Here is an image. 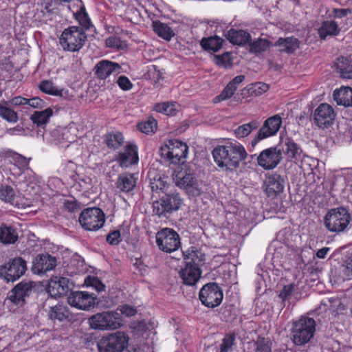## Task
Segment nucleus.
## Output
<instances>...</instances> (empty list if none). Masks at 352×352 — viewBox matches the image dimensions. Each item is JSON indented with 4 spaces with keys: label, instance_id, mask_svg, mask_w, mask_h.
<instances>
[{
    "label": "nucleus",
    "instance_id": "nucleus-22",
    "mask_svg": "<svg viewBox=\"0 0 352 352\" xmlns=\"http://www.w3.org/2000/svg\"><path fill=\"white\" fill-rule=\"evenodd\" d=\"M121 67L119 64L107 60L99 61L94 67L95 75L97 78L104 80L111 74L120 73Z\"/></svg>",
    "mask_w": 352,
    "mask_h": 352
},
{
    "label": "nucleus",
    "instance_id": "nucleus-53",
    "mask_svg": "<svg viewBox=\"0 0 352 352\" xmlns=\"http://www.w3.org/2000/svg\"><path fill=\"white\" fill-rule=\"evenodd\" d=\"M117 83L119 87L124 91L130 90L133 87L132 82L125 76H119L117 80Z\"/></svg>",
    "mask_w": 352,
    "mask_h": 352
},
{
    "label": "nucleus",
    "instance_id": "nucleus-3",
    "mask_svg": "<svg viewBox=\"0 0 352 352\" xmlns=\"http://www.w3.org/2000/svg\"><path fill=\"white\" fill-rule=\"evenodd\" d=\"M173 181L177 186L184 189L189 195L197 197L202 192L195 171L190 168H181L175 170Z\"/></svg>",
    "mask_w": 352,
    "mask_h": 352
},
{
    "label": "nucleus",
    "instance_id": "nucleus-59",
    "mask_svg": "<svg viewBox=\"0 0 352 352\" xmlns=\"http://www.w3.org/2000/svg\"><path fill=\"white\" fill-rule=\"evenodd\" d=\"M118 310L120 311L119 314L120 315L121 314H124V315H125L126 316H128V317L129 316H134L136 314V309L135 308H133L131 306L126 305L120 306L118 309Z\"/></svg>",
    "mask_w": 352,
    "mask_h": 352
},
{
    "label": "nucleus",
    "instance_id": "nucleus-20",
    "mask_svg": "<svg viewBox=\"0 0 352 352\" xmlns=\"http://www.w3.org/2000/svg\"><path fill=\"white\" fill-rule=\"evenodd\" d=\"M277 146L281 156L284 154L289 160H297L302 152L299 145L288 137L280 138Z\"/></svg>",
    "mask_w": 352,
    "mask_h": 352
},
{
    "label": "nucleus",
    "instance_id": "nucleus-10",
    "mask_svg": "<svg viewBox=\"0 0 352 352\" xmlns=\"http://www.w3.org/2000/svg\"><path fill=\"white\" fill-rule=\"evenodd\" d=\"M105 221V215L99 208H87L82 210L79 217L81 226L87 230L95 231L102 228Z\"/></svg>",
    "mask_w": 352,
    "mask_h": 352
},
{
    "label": "nucleus",
    "instance_id": "nucleus-7",
    "mask_svg": "<svg viewBox=\"0 0 352 352\" xmlns=\"http://www.w3.org/2000/svg\"><path fill=\"white\" fill-rule=\"evenodd\" d=\"M351 221L349 211L343 207L331 209L324 217L326 228L333 232H343Z\"/></svg>",
    "mask_w": 352,
    "mask_h": 352
},
{
    "label": "nucleus",
    "instance_id": "nucleus-14",
    "mask_svg": "<svg viewBox=\"0 0 352 352\" xmlns=\"http://www.w3.org/2000/svg\"><path fill=\"white\" fill-rule=\"evenodd\" d=\"M67 302L72 307L81 310H89L98 303L95 294L82 291L72 292Z\"/></svg>",
    "mask_w": 352,
    "mask_h": 352
},
{
    "label": "nucleus",
    "instance_id": "nucleus-42",
    "mask_svg": "<svg viewBox=\"0 0 352 352\" xmlns=\"http://www.w3.org/2000/svg\"><path fill=\"white\" fill-rule=\"evenodd\" d=\"M250 52L254 54L265 51L269 47V43L266 39L258 38L253 42H249Z\"/></svg>",
    "mask_w": 352,
    "mask_h": 352
},
{
    "label": "nucleus",
    "instance_id": "nucleus-16",
    "mask_svg": "<svg viewBox=\"0 0 352 352\" xmlns=\"http://www.w3.org/2000/svg\"><path fill=\"white\" fill-rule=\"evenodd\" d=\"M336 113L333 107L327 104H320L314 111V123L321 129L328 128L333 124Z\"/></svg>",
    "mask_w": 352,
    "mask_h": 352
},
{
    "label": "nucleus",
    "instance_id": "nucleus-8",
    "mask_svg": "<svg viewBox=\"0 0 352 352\" xmlns=\"http://www.w3.org/2000/svg\"><path fill=\"white\" fill-rule=\"evenodd\" d=\"M182 204V199L179 193H166L153 203V213L159 217H167L168 214L178 210Z\"/></svg>",
    "mask_w": 352,
    "mask_h": 352
},
{
    "label": "nucleus",
    "instance_id": "nucleus-37",
    "mask_svg": "<svg viewBox=\"0 0 352 352\" xmlns=\"http://www.w3.org/2000/svg\"><path fill=\"white\" fill-rule=\"evenodd\" d=\"M276 45L280 47V52L292 53L298 47V40L294 37L280 38Z\"/></svg>",
    "mask_w": 352,
    "mask_h": 352
},
{
    "label": "nucleus",
    "instance_id": "nucleus-46",
    "mask_svg": "<svg viewBox=\"0 0 352 352\" xmlns=\"http://www.w3.org/2000/svg\"><path fill=\"white\" fill-rule=\"evenodd\" d=\"M254 345L256 352H272V342L268 338L258 337Z\"/></svg>",
    "mask_w": 352,
    "mask_h": 352
},
{
    "label": "nucleus",
    "instance_id": "nucleus-29",
    "mask_svg": "<svg viewBox=\"0 0 352 352\" xmlns=\"http://www.w3.org/2000/svg\"><path fill=\"white\" fill-rule=\"evenodd\" d=\"M340 31L338 24L334 21H324L318 30L320 38L323 40L327 36H337Z\"/></svg>",
    "mask_w": 352,
    "mask_h": 352
},
{
    "label": "nucleus",
    "instance_id": "nucleus-6",
    "mask_svg": "<svg viewBox=\"0 0 352 352\" xmlns=\"http://www.w3.org/2000/svg\"><path fill=\"white\" fill-rule=\"evenodd\" d=\"M129 337L117 331L102 337L98 342L99 352H130L128 349Z\"/></svg>",
    "mask_w": 352,
    "mask_h": 352
},
{
    "label": "nucleus",
    "instance_id": "nucleus-36",
    "mask_svg": "<svg viewBox=\"0 0 352 352\" xmlns=\"http://www.w3.org/2000/svg\"><path fill=\"white\" fill-rule=\"evenodd\" d=\"M153 28L154 32L164 40L170 41L175 36L173 30L167 24L160 21H153Z\"/></svg>",
    "mask_w": 352,
    "mask_h": 352
},
{
    "label": "nucleus",
    "instance_id": "nucleus-61",
    "mask_svg": "<svg viewBox=\"0 0 352 352\" xmlns=\"http://www.w3.org/2000/svg\"><path fill=\"white\" fill-rule=\"evenodd\" d=\"M78 20L80 24L85 28L89 29L90 26V20L88 18L87 14L83 12L82 14H80L78 16Z\"/></svg>",
    "mask_w": 352,
    "mask_h": 352
},
{
    "label": "nucleus",
    "instance_id": "nucleus-27",
    "mask_svg": "<svg viewBox=\"0 0 352 352\" xmlns=\"http://www.w3.org/2000/svg\"><path fill=\"white\" fill-rule=\"evenodd\" d=\"M137 177L128 173L120 174L116 182V188L124 192L132 191L136 186Z\"/></svg>",
    "mask_w": 352,
    "mask_h": 352
},
{
    "label": "nucleus",
    "instance_id": "nucleus-34",
    "mask_svg": "<svg viewBox=\"0 0 352 352\" xmlns=\"http://www.w3.org/2000/svg\"><path fill=\"white\" fill-rule=\"evenodd\" d=\"M10 105L8 101L0 102V117L8 122L16 123L19 120L18 114L10 108Z\"/></svg>",
    "mask_w": 352,
    "mask_h": 352
},
{
    "label": "nucleus",
    "instance_id": "nucleus-5",
    "mask_svg": "<svg viewBox=\"0 0 352 352\" xmlns=\"http://www.w3.org/2000/svg\"><path fill=\"white\" fill-rule=\"evenodd\" d=\"M86 39L87 36L82 28L70 26L63 32L59 42L64 50L78 52L82 47Z\"/></svg>",
    "mask_w": 352,
    "mask_h": 352
},
{
    "label": "nucleus",
    "instance_id": "nucleus-64",
    "mask_svg": "<svg viewBox=\"0 0 352 352\" xmlns=\"http://www.w3.org/2000/svg\"><path fill=\"white\" fill-rule=\"evenodd\" d=\"M349 12H350V10L348 9H335L334 13L336 17L338 18H342L343 16H345Z\"/></svg>",
    "mask_w": 352,
    "mask_h": 352
},
{
    "label": "nucleus",
    "instance_id": "nucleus-54",
    "mask_svg": "<svg viewBox=\"0 0 352 352\" xmlns=\"http://www.w3.org/2000/svg\"><path fill=\"white\" fill-rule=\"evenodd\" d=\"M107 241L111 245H118L120 239V232L119 230H114L109 233L107 236Z\"/></svg>",
    "mask_w": 352,
    "mask_h": 352
},
{
    "label": "nucleus",
    "instance_id": "nucleus-24",
    "mask_svg": "<svg viewBox=\"0 0 352 352\" xmlns=\"http://www.w3.org/2000/svg\"><path fill=\"white\" fill-rule=\"evenodd\" d=\"M116 160L122 167H129L137 164L138 161L137 146L132 144H127L124 151L119 153Z\"/></svg>",
    "mask_w": 352,
    "mask_h": 352
},
{
    "label": "nucleus",
    "instance_id": "nucleus-55",
    "mask_svg": "<svg viewBox=\"0 0 352 352\" xmlns=\"http://www.w3.org/2000/svg\"><path fill=\"white\" fill-rule=\"evenodd\" d=\"M343 274L349 278L352 276V255L347 258L342 266Z\"/></svg>",
    "mask_w": 352,
    "mask_h": 352
},
{
    "label": "nucleus",
    "instance_id": "nucleus-4",
    "mask_svg": "<svg viewBox=\"0 0 352 352\" xmlns=\"http://www.w3.org/2000/svg\"><path fill=\"white\" fill-rule=\"evenodd\" d=\"M89 323L94 329L110 331L120 328L122 320L118 311H108L93 315L89 318Z\"/></svg>",
    "mask_w": 352,
    "mask_h": 352
},
{
    "label": "nucleus",
    "instance_id": "nucleus-21",
    "mask_svg": "<svg viewBox=\"0 0 352 352\" xmlns=\"http://www.w3.org/2000/svg\"><path fill=\"white\" fill-rule=\"evenodd\" d=\"M265 192L270 197H275L284 189V179L278 174L267 177L264 182Z\"/></svg>",
    "mask_w": 352,
    "mask_h": 352
},
{
    "label": "nucleus",
    "instance_id": "nucleus-50",
    "mask_svg": "<svg viewBox=\"0 0 352 352\" xmlns=\"http://www.w3.org/2000/svg\"><path fill=\"white\" fill-rule=\"evenodd\" d=\"M234 92L235 90L231 87V85L228 84L221 93L214 98V102H218L229 99L233 96Z\"/></svg>",
    "mask_w": 352,
    "mask_h": 352
},
{
    "label": "nucleus",
    "instance_id": "nucleus-41",
    "mask_svg": "<svg viewBox=\"0 0 352 352\" xmlns=\"http://www.w3.org/2000/svg\"><path fill=\"white\" fill-rule=\"evenodd\" d=\"M176 106V102H165L155 104L154 109L157 112L170 116L175 113V111H177Z\"/></svg>",
    "mask_w": 352,
    "mask_h": 352
},
{
    "label": "nucleus",
    "instance_id": "nucleus-62",
    "mask_svg": "<svg viewBox=\"0 0 352 352\" xmlns=\"http://www.w3.org/2000/svg\"><path fill=\"white\" fill-rule=\"evenodd\" d=\"M245 79V76L239 75L234 77L228 84L236 91L239 85Z\"/></svg>",
    "mask_w": 352,
    "mask_h": 352
},
{
    "label": "nucleus",
    "instance_id": "nucleus-57",
    "mask_svg": "<svg viewBox=\"0 0 352 352\" xmlns=\"http://www.w3.org/2000/svg\"><path fill=\"white\" fill-rule=\"evenodd\" d=\"M27 104L30 105L32 108L42 109L45 106V102L38 97H34L32 98L28 99Z\"/></svg>",
    "mask_w": 352,
    "mask_h": 352
},
{
    "label": "nucleus",
    "instance_id": "nucleus-32",
    "mask_svg": "<svg viewBox=\"0 0 352 352\" xmlns=\"http://www.w3.org/2000/svg\"><path fill=\"white\" fill-rule=\"evenodd\" d=\"M18 239L16 230L12 226L2 225L0 227V241L4 244H13Z\"/></svg>",
    "mask_w": 352,
    "mask_h": 352
},
{
    "label": "nucleus",
    "instance_id": "nucleus-31",
    "mask_svg": "<svg viewBox=\"0 0 352 352\" xmlns=\"http://www.w3.org/2000/svg\"><path fill=\"white\" fill-rule=\"evenodd\" d=\"M48 316L50 319L52 320H58L59 321H63L70 320L71 314L67 307L62 304H58L50 307Z\"/></svg>",
    "mask_w": 352,
    "mask_h": 352
},
{
    "label": "nucleus",
    "instance_id": "nucleus-56",
    "mask_svg": "<svg viewBox=\"0 0 352 352\" xmlns=\"http://www.w3.org/2000/svg\"><path fill=\"white\" fill-rule=\"evenodd\" d=\"M294 286L292 284L284 286L278 295L279 298L282 299L283 302L291 296L294 291Z\"/></svg>",
    "mask_w": 352,
    "mask_h": 352
},
{
    "label": "nucleus",
    "instance_id": "nucleus-39",
    "mask_svg": "<svg viewBox=\"0 0 352 352\" xmlns=\"http://www.w3.org/2000/svg\"><path fill=\"white\" fill-rule=\"evenodd\" d=\"M337 69L339 70L341 77L352 79V65L348 64V60L342 57L338 58Z\"/></svg>",
    "mask_w": 352,
    "mask_h": 352
},
{
    "label": "nucleus",
    "instance_id": "nucleus-60",
    "mask_svg": "<svg viewBox=\"0 0 352 352\" xmlns=\"http://www.w3.org/2000/svg\"><path fill=\"white\" fill-rule=\"evenodd\" d=\"M28 98H25L21 96H16L12 98L10 100H9V104L15 105V106H19V105H23L27 104Z\"/></svg>",
    "mask_w": 352,
    "mask_h": 352
},
{
    "label": "nucleus",
    "instance_id": "nucleus-40",
    "mask_svg": "<svg viewBox=\"0 0 352 352\" xmlns=\"http://www.w3.org/2000/svg\"><path fill=\"white\" fill-rule=\"evenodd\" d=\"M259 124L257 121L253 120L249 123L244 124L238 126L235 131L234 134L236 138H244L248 136L253 130L258 128Z\"/></svg>",
    "mask_w": 352,
    "mask_h": 352
},
{
    "label": "nucleus",
    "instance_id": "nucleus-58",
    "mask_svg": "<svg viewBox=\"0 0 352 352\" xmlns=\"http://www.w3.org/2000/svg\"><path fill=\"white\" fill-rule=\"evenodd\" d=\"M87 285L94 287L96 291L101 292L104 289V285L97 278H89V280H85Z\"/></svg>",
    "mask_w": 352,
    "mask_h": 352
},
{
    "label": "nucleus",
    "instance_id": "nucleus-11",
    "mask_svg": "<svg viewBox=\"0 0 352 352\" xmlns=\"http://www.w3.org/2000/svg\"><path fill=\"white\" fill-rule=\"evenodd\" d=\"M27 269L26 261L21 257H15L0 266V278L7 282H14L20 278Z\"/></svg>",
    "mask_w": 352,
    "mask_h": 352
},
{
    "label": "nucleus",
    "instance_id": "nucleus-51",
    "mask_svg": "<svg viewBox=\"0 0 352 352\" xmlns=\"http://www.w3.org/2000/svg\"><path fill=\"white\" fill-rule=\"evenodd\" d=\"M63 207L65 210L69 212H75L80 209V204L74 198L65 200L63 203Z\"/></svg>",
    "mask_w": 352,
    "mask_h": 352
},
{
    "label": "nucleus",
    "instance_id": "nucleus-17",
    "mask_svg": "<svg viewBox=\"0 0 352 352\" xmlns=\"http://www.w3.org/2000/svg\"><path fill=\"white\" fill-rule=\"evenodd\" d=\"M283 159L278 146L263 150L258 156V164L265 170L276 168Z\"/></svg>",
    "mask_w": 352,
    "mask_h": 352
},
{
    "label": "nucleus",
    "instance_id": "nucleus-23",
    "mask_svg": "<svg viewBox=\"0 0 352 352\" xmlns=\"http://www.w3.org/2000/svg\"><path fill=\"white\" fill-rule=\"evenodd\" d=\"M68 279L64 277H52L48 283L47 292L52 297L63 296L69 290Z\"/></svg>",
    "mask_w": 352,
    "mask_h": 352
},
{
    "label": "nucleus",
    "instance_id": "nucleus-13",
    "mask_svg": "<svg viewBox=\"0 0 352 352\" xmlns=\"http://www.w3.org/2000/svg\"><path fill=\"white\" fill-rule=\"evenodd\" d=\"M199 296L203 305L214 308L221 304L223 299V292L217 283H209L203 286Z\"/></svg>",
    "mask_w": 352,
    "mask_h": 352
},
{
    "label": "nucleus",
    "instance_id": "nucleus-48",
    "mask_svg": "<svg viewBox=\"0 0 352 352\" xmlns=\"http://www.w3.org/2000/svg\"><path fill=\"white\" fill-rule=\"evenodd\" d=\"M269 89V85L266 83L258 82L250 85L248 91L251 95L260 96L266 92Z\"/></svg>",
    "mask_w": 352,
    "mask_h": 352
},
{
    "label": "nucleus",
    "instance_id": "nucleus-9",
    "mask_svg": "<svg viewBox=\"0 0 352 352\" xmlns=\"http://www.w3.org/2000/svg\"><path fill=\"white\" fill-rule=\"evenodd\" d=\"M188 150L186 144L178 140H168V143L160 148L162 157L167 158L175 164L184 163Z\"/></svg>",
    "mask_w": 352,
    "mask_h": 352
},
{
    "label": "nucleus",
    "instance_id": "nucleus-18",
    "mask_svg": "<svg viewBox=\"0 0 352 352\" xmlns=\"http://www.w3.org/2000/svg\"><path fill=\"white\" fill-rule=\"evenodd\" d=\"M57 265V260L47 253L39 254L32 260L31 270L33 274L42 275L48 271L54 270Z\"/></svg>",
    "mask_w": 352,
    "mask_h": 352
},
{
    "label": "nucleus",
    "instance_id": "nucleus-1",
    "mask_svg": "<svg viewBox=\"0 0 352 352\" xmlns=\"http://www.w3.org/2000/svg\"><path fill=\"white\" fill-rule=\"evenodd\" d=\"M212 156L219 167L232 171L239 167L240 162L245 160L247 153L241 144L230 142L216 146L212 151Z\"/></svg>",
    "mask_w": 352,
    "mask_h": 352
},
{
    "label": "nucleus",
    "instance_id": "nucleus-52",
    "mask_svg": "<svg viewBox=\"0 0 352 352\" xmlns=\"http://www.w3.org/2000/svg\"><path fill=\"white\" fill-rule=\"evenodd\" d=\"M107 47L117 49H123L126 47V43H123L120 38L117 36H110L106 40Z\"/></svg>",
    "mask_w": 352,
    "mask_h": 352
},
{
    "label": "nucleus",
    "instance_id": "nucleus-63",
    "mask_svg": "<svg viewBox=\"0 0 352 352\" xmlns=\"http://www.w3.org/2000/svg\"><path fill=\"white\" fill-rule=\"evenodd\" d=\"M25 131L24 129L21 126H16L7 130V133L10 135H15L16 133H23Z\"/></svg>",
    "mask_w": 352,
    "mask_h": 352
},
{
    "label": "nucleus",
    "instance_id": "nucleus-19",
    "mask_svg": "<svg viewBox=\"0 0 352 352\" xmlns=\"http://www.w3.org/2000/svg\"><path fill=\"white\" fill-rule=\"evenodd\" d=\"M282 124V120L280 116L275 115L267 118L259 129L256 137L252 141V146L263 139L275 135L279 130Z\"/></svg>",
    "mask_w": 352,
    "mask_h": 352
},
{
    "label": "nucleus",
    "instance_id": "nucleus-45",
    "mask_svg": "<svg viewBox=\"0 0 352 352\" xmlns=\"http://www.w3.org/2000/svg\"><path fill=\"white\" fill-rule=\"evenodd\" d=\"M157 121L153 118H149L146 122L140 123L138 129L146 134L153 133L157 129Z\"/></svg>",
    "mask_w": 352,
    "mask_h": 352
},
{
    "label": "nucleus",
    "instance_id": "nucleus-26",
    "mask_svg": "<svg viewBox=\"0 0 352 352\" xmlns=\"http://www.w3.org/2000/svg\"><path fill=\"white\" fill-rule=\"evenodd\" d=\"M184 259L186 265L200 268L205 261V254L201 250L191 247L184 252Z\"/></svg>",
    "mask_w": 352,
    "mask_h": 352
},
{
    "label": "nucleus",
    "instance_id": "nucleus-28",
    "mask_svg": "<svg viewBox=\"0 0 352 352\" xmlns=\"http://www.w3.org/2000/svg\"><path fill=\"white\" fill-rule=\"evenodd\" d=\"M227 38L234 45H243L251 40V35L243 30H230L227 34Z\"/></svg>",
    "mask_w": 352,
    "mask_h": 352
},
{
    "label": "nucleus",
    "instance_id": "nucleus-12",
    "mask_svg": "<svg viewBox=\"0 0 352 352\" xmlns=\"http://www.w3.org/2000/svg\"><path fill=\"white\" fill-rule=\"evenodd\" d=\"M156 243L165 252H173L180 247V238L177 232L171 228H164L156 234Z\"/></svg>",
    "mask_w": 352,
    "mask_h": 352
},
{
    "label": "nucleus",
    "instance_id": "nucleus-49",
    "mask_svg": "<svg viewBox=\"0 0 352 352\" xmlns=\"http://www.w3.org/2000/svg\"><path fill=\"white\" fill-rule=\"evenodd\" d=\"M235 336L233 334L226 335L220 345L219 352H231L232 347L234 344Z\"/></svg>",
    "mask_w": 352,
    "mask_h": 352
},
{
    "label": "nucleus",
    "instance_id": "nucleus-25",
    "mask_svg": "<svg viewBox=\"0 0 352 352\" xmlns=\"http://www.w3.org/2000/svg\"><path fill=\"white\" fill-rule=\"evenodd\" d=\"M179 274L184 284L194 286L201 277V270L198 267L190 266L185 264V267L180 270Z\"/></svg>",
    "mask_w": 352,
    "mask_h": 352
},
{
    "label": "nucleus",
    "instance_id": "nucleus-2",
    "mask_svg": "<svg viewBox=\"0 0 352 352\" xmlns=\"http://www.w3.org/2000/svg\"><path fill=\"white\" fill-rule=\"evenodd\" d=\"M315 331V320L311 318L302 316L293 322L291 338L296 345L302 346L313 338Z\"/></svg>",
    "mask_w": 352,
    "mask_h": 352
},
{
    "label": "nucleus",
    "instance_id": "nucleus-47",
    "mask_svg": "<svg viewBox=\"0 0 352 352\" xmlns=\"http://www.w3.org/2000/svg\"><path fill=\"white\" fill-rule=\"evenodd\" d=\"M166 179V177H162V176H156L153 179H151L150 185L152 191L165 190L168 186Z\"/></svg>",
    "mask_w": 352,
    "mask_h": 352
},
{
    "label": "nucleus",
    "instance_id": "nucleus-43",
    "mask_svg": "<svg viewBox=\"0 0 352 352\" xmlns=\"http://www.w3.org/2000/svg\"><path fill=\"white\" fill-rule=\"evenodd\" d=\"M40 89L47 94L52 96H62L63 89H58L54 86L52 82L50 80H43L39 85Z\"/></svg>",
    "mask_w": 352,
    "mask_h": 352
},
{
    "label": "nucleus",
    "instance_id": "nucleus-33",
    "mask_svg": "<svg viewBox=\"0 0 352 352\" xmlns=\"http://www.w3.org/2000/svg\"><path fill=\"white\" fill-rule=\"evenodd\" d=\"M53 115V110L51 108H47L43 111H34L30 116L32 122L37 126L45 125Z\"/></svg>",
    "mask_w": 352,
    "mask_h": 352
},
{
    "label": "nucleus",
    "instance_id": "nucleus-35",
    "mask_svg": "<svg viewBox=\"0 0 352 352\" xmlns=\"http://www.w3.org/2000/svg\"><path fill=\"white\" fill-rule=\"evenodd\" d=\"M104 141L110 149H117L124 143V137L120 132L111 131L104 135Z\"/></svg>",
    "mask_w": 352,
    "mask_h": 352
},
{
    "label": "nucleus",
    "instance_id": "nucleus-38",
    "mask_svg": "<svg viewBox=\"0 0 352 352\" xmlns=\"http://www.w3.org/2000/svg\"><path fill=\"white\" fill-rule=\"evenodd\" d=\"M222 43L223 40L215 36L203 38L200 42V45L205 50L217 52L221 47Z\"/></svg>",
    "mask_w": 352,
    "mask_h": 352
},
{
    "label": "nucleus",
    "instance_id": "nucleus-15",
    "mask_svg": "<svg viewBox=\"0 0 352 352\" xmlns=\"http://www.w3.org/2000/svg\"><path fill=\"white\" fill-rule=\"evenodd\" d=\"M34 286L33 281H21L9 292L8 298L16 305L22 307L25 298L32 293Z\"/></svg>",
    "mask_w": 352,
    "mask_h": 352
},
{
    "label": "nucleus",
    "instance_id": "nucleus-30",
    "mask_svg": "<svg viewBox=\"0 0 352 352\" xmlns=\"http://www.w3.org/2000/svg\"><path fill=\"white\" fill-rule=\"evenodd\" d=\"M333 99L339 105L344 107L352 106V89L350 87H342L334 91Z\"/></svg>",
    "mask_w": 352,
    "mask_h": 352
},
{
    "label": "nucleus",
    "instance_id": "nucleus-44",
    "mask_svg": "<svg viewBox=\"0 0 352 352\" xmlns=\"http://www.w3.org/2000/svg\"><path fill=\"white\" fill-rule=\"evenodd\" d=\"M0 199L5 202L14 205L15 193L14 189L9 186H2L0 190Z\"/></svg>",
    "mask_w": 352,
    "mask_h": 352
}]
</instances>
